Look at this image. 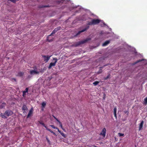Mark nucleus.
Masks as SVG:
<instances>
[{"label":"nucleus","instance_id":"1","mask_svg":"<svg viewBox=\"0 0 147 147\" xmlns=\"http://www.w3.org/2000/svg\"><path fill=\"white\" fill-rule=\"evenodd\" d=\"M53 60H54V63H50L49 67H48L49 69H51L52 66H55L56 64L57 61V59L56 58H53Z\"/></svg>","mask_w":147,"mask_h":147},{"label":"nucleus","instance_id":"2","mask_svg":"<svg viewBox=\"0 0 147 147\" xmlns=\"http://www.w3.org/2000/svg\"><path fill=\"white\" fill-rule=\"evenodd\" d=\"M100 21V20L98 19H93L91 22H89L88 24L89 25L95 24L99 23Z\"/></svg>","mask_w":147,"mask_h":147},{"label":"nucleus","instance_id":"3","mask_svg":"<svg viewBox=\"0 0 147 147\" xmlns=\"http://www.w3.org/2000/svg\"><path fill=\"white\" fill-rule=\"evenodd\" d=\"M30 73L31 75H33L38 74L39 73V71H38L36 69L31 70L30 71Z\"/></svg>","mask_w":147,"mask_h":147},{"label":"nucleus","instance_id":"4","mask_svg":"<svg viewBox=\"0 0 147 147\" xmlns=\"http://www.w3.org/2000/svg\"><path fill=\"white\" fill-rule=\"evenodd\" d=\"M106 129L105 128H103L100 134V135L102 136L103 137H105L106 135Z\"/></svg>","mask_w":147,"mask_h":147},{"label":"nucleus","instance_id":"5","mask_svg":"<svg viewBox=\"0 0 147 147\" xmlns=\"http://www.w3.org/2000/svg\"><path fill=\"white\" fill-rule=\"evenodd\" d=\"M51 56L44 55L43 56V58L44 60L47 62L49 59L50 58Z\"/></svg>","mask_w":147,"mask_h":147},{"label":"nucleus","instance_id":"6","mask_svg":"<svg viewBox=\"0 0 147 147\" xmlns=\"http://www.w3.org/2000/svg\"><path fill=\"white\" fill-rule=\"evenodd\" d=\"M13 114V112L11 111H7L5 112V115H6L7 116H9Z\"/></svg>","mask_w":147,"mask_h":147},{"label":"nucleus","instance_id":"7","mask_svg":"<svg viewBox=\"0 0 147 147\" xmlns=\"http://www.w3.org/2000/svg\"><path fill=\"white\" fill-rule=\"evenodd\" d=\"M33 113V109H31L29 111V113L27 115V117L29 118L32 115Z\"/></svg>","mask_w":147,"mask_h":147},{"label":"nucleus","instance_id":"8","mask_svg":"<svg viewBox=\"0 0 147 147\" xmlns=\"http://www.w3.org/2000/svg\"><path fill=\"white\" fill-rule=\"evenodd\" d=\"M143 124L144 121H142L139 125V130H140L142 129Z\"/></svg>","mask_w":147,"mask_h":147},{"label":"nucleus","instance_id":"9","mask_svg":"<svg viewBox=\"0 0 147 147\" xmlns=\"http://www.w3.org/2000/svg\"><path fill=\"white\" fill-rule=\"evenodd\" d=\"M89 26H88L86 28H85L83 30L80 31L77 34V35H78V34H79L80 33H81V32H84V31H86V30H87L88 28H89Z\"/></svg>","mask_w":147,"mask_h":147},{"label":"nucleus","instance_id":"10","mask_svg":"<svg viewBox=\"0 0 147 147\" xmlns=\"http://www.w3.org/2000/svg\"><path fill=\"white\" fill-rule=\"evenodd\" d=\"M110 41H105L103 44H102V46H105L107 45L108 44H109V43Z\"/></svg>","mask_w":147,"mask_h":147},{"label":"nucleus","instance_id":"11","mask_svg":"<svg viewBox=\"0 0 147 147\" xmlns=\"http://www.w3.org/2000/svg\"><path fill=\"white\" fill-rule=\"evenodd\" d=\"M5 104L4 103H3L1 104L0 106V108H2L4 107H5Z\"/></svg>","mask_w":147,"mask_h":147},{"label":"nucleus","instance_id":"12","mask_svg":"<svg viewBox=\"0 0 147 147\" xmlns=\"http://www.w3.org/2000/svg\"><path fill=\"white\" fill-rule=\"evenodd\" d=\"M46 128L47 130L49 131L50 132H51V133H52L54 135H55V136L56 135V134H55V132H54L53 131H52L49 129L47 127Z\"/></svg>","mask_w":147,"mask_h":147},{"label":"nucleus","instance_id":"13","mask_svg":"<svg viewBox=\"0 0 147 147\" xmlns=\"http://www.w3.org/2000/svg\"><path fill=\"white\" fill-rule=\"evenodd\" d=\"M46 105V103L44 102H43L42 103V107L43 108L45 107Z\"/></svg>","mask_w":147,"mask_h":147},{"label":"nucleus","instance_id":"14","mask_svg":"<svg viewBox=\"0 0 147 147\" xmlns=\"http://www.w3.org/2000/svg\"><path fill=\"white\" fill-rule=\"evenodd\" d=\"M1 117L2 118H7V117H6V115H5V113H4V115L1 113Z\"/></svg>","mask_w":147,"mask_h":147},{"label":"nucleus","instance_id":"15","mask_svg":"<svg viewBox=\"0 0 147 147\" xmlns=\"http://www.w3.org/2000/svg\"><path fill=\"white\" fill-rule=\"evenodd\" d=\"M90 40V39H89V38L86 39V40H84L81 41V43H84L86 42L87 41H88V40Z\"/></svg>","mask_w":147,"mask_h":147},{"label":"nucleus","instance_id":"16","mask_svg":"<svg viewBox=\"0 0 147 147\" xmlns=\"http://www.w3.org/2000/svg\"><path fill=\"white\" fill-rule=\"evenodd\" d=\"M144 103L145 105L147 104V97L144 98Z\"/></svg>","mask_w":147,"mask_h":147},{"label":"nucleus","instance_id":"17","mask_svg":"<svg viewBox=\"0 0 147 147\" xmlns=\"http://www.w3.org/2000/svg\"><path fill=\"white\" fill-rule=\"evenodd\" d=\"M99 83V82L95 81L93 83V84L95 86L97 85Z\"/></svg>","mask_w":147,"mask_h":147},{"label":"nucleus","instance_id":"18","mask_svg":"<svg viewBox=\"0 0 147 147\" xmlns=\"http://www.w3.org/2000/svg\"><path fill=\"white\" fill-rule=\"evenodd\" d=\"M118 136H124V134H123L121 133H119L118 134Z\"/></svg>","mask_w":147,"mask_h":147},{"label":"nucleus","instance_id":"19","mask_svg":"<svg viewBox=\"0 0 147 147\" xmlns=\"http://www.w3.org/2000/svg\"><path fill=\"white\" fill-rule=\"evenodd\" d=\"M38 122L39 123L42 125H43L44 126V127L45 128H47V127L46 126H45V124H44L42 122H40V121H38Z\"/></svg>","mask_w":147,"mask_h":147},{"label":"nucleus","instance_id":"20","mask_svg":"<svg viewBox=\"0 0 147 147\" xmlns=\"http://www.w3.org/2000/svg\"><path fill=\"white\" fill-rule=\"evenodd\" d=\"M27 107L25 105L23 106L22 107V109L23 110H26L27 109Z\"/></svg>","mask_w":147,"mask_h":147},{"label":"nucleus","instance_id":"21","mask_svg":"<svg viewBox=\"0 0 147 147\" xmlns=\"http://www.w3.org/2000/svg\"><path fill=\"white\" fill-rule=\"evenodd\" d=\"M24 73L22 72H20L18 73V75L20 76H22L23 75Z\"/></svg>","mask_w":147,"mask_h":147},{"label":"nucleus","instance_id":"22","mask_svg":"<svg viewBox=\"0 0 147 147\" xmlns=\"http://www.w3.org/2000/svg\"><path fill=\"white\" fill-rule=\"evenodd\" d=\"M61 134L62 135V136H63L64 138H66V136L65 134H64L62 132Z\"/></svg>","mask_w":147,"mask_h":147},{"label":"nucleus","instance_id":"23","mask_svg":"<svg viewBox=\"0 0 147 147\" xmlns=\"http://www.w3.org/2000/svg\"><path fill=\"white\" fill-rule=\"evenodd\" d=\"M8 1H11L12 2H13V3H15L17 1H18V0H8Z\"/></svg>","mask_w":147,"mask_h":147},{"label":"nucleus","instance_id":"24","mask_svg":"<svg viewBox=\"0 0 147 147\" xmlns=\"http://www.w3.org/2000/svg\"><path fill=\"white\" fill-rule=\"evenodd\" d=\"M50 126L53 128L54 129H57L58 128L57 127H55L53 125H50Z\"/></svg>","mask_w":147,"mask_h":147},{"label":"nucleus","instance_id":"25","mask_svg":"<svg viewBox=\"0 0 147 147\" xmlns=\"http://www.w3.org/2000/svg\"><path fill=\"white\" fill-rule=\"evenodd\" d=\"M100 25L102 26H103L105 25L106 24L104 22H102L100 23Z\"/></svg>","mask_w":147,"mask_h":147},{"label":"nucleus","instance_id":"26","mask_svg":"<svg viewBox=\"0 0 147 147\" xmlns=\"http://www.w3.org/2000/svg\"><path fill=\"white\" fill-rule=\"evenodd\" d=\"M28 88H26L25 90L24 91V92L26 93L28 92Z\"/></svg>","mask_w":147,"mask_h":147},{"label":"nucleus","instance_id":"27","mask_svg":"<svg viewBox=\"0 0 147 147\" xmlns=\"http://www.w3.org/2000/svg\"><path fill=\"white\" fill-rule=\"evenodd\" d=\"M55 32V30H54L53 32H52V33H51V34L49 35V36H51V35H52L53 34H54V33H55V32Z\"/></svg>","mask_w":147,"mask_h":147},{"label":"nucleus","instance_id":"28","mask_svg":"<svg viewBox=\"0 0 147 147\" xmlns=\"http://www.w3.org/2000/svg\"><path fill=\"white\" fill-rule=\"evenodd\" d=\"M117 111V108L116 107H115L114 108V113H116Z\"/></svg>","mask_w":147,"mask_h":147},{"label":"nucleus","instance_id":"29","mask_svg":"<svg viewBox=\"0 0 147 147\" xmlns=\"http://www.w3.org/2000/svg\"><path fill=\"white\" fill-rule=\"evenodd\" d=\"M59 30V28H56L54 29L55 31V32H57Z\"/></svg>","mask_w":147,"mask_h":147},{"label":"nucleus","instance_id":"30","mask_svg":"<svg viewBox=\"0 0 147 147\" xmlns=\"http://www.w3.org/2000/svg\"><path fill=\"white\" fill-rule=\"evenodd\" d=\"M59 30V28H56L54 29L55 31V32H57Z\"/></svg>","mask_w":147,"mask_h":147},{"label":"nucleus","instance_id":"31","mask_svg":"<svg viewBox=\"0 0 147 147\" xmlns=\"http://www.w3.org/2000/svg\"><path fill=\"white\" fill-rule=\"evenodd\" d=\"M102 69H100L98 72V73H100L102 72Z\"/></svg>","mask_w":147,"mask_h":147},{"label":"nucleus","instance_id":"32","mask_svg":"<svg viewBox=\"0 0 147 147\" xmlns=\"http://www.w3.org/2000/svg\"><path fill=\"white\" fill-rule=\"evenodd\" d=\"M57 129L58 130V132L59 133H60L61 134V133H62V132H61V131H60L58 128Z\"/></svg>","mask_w":147,"mask_h":147},{"label":"nucleus","instance_id":"33","mask_svg":"<svg viewBox=\"0 0 147 147\" xmlns=\"http://www.w3.org/2000/svg\"><path fill=\"white\" fill-rule=\"evenodd\" d=\"M26 92H23V96H24V95H26Z\"/></svg>","mask_w":147,"mask_h":147},{"label":"nucleus","instance_id":"34","mask_svg":"<svg viewBox=\"0 0 147 147\" xmlns=\"http://www.w3.org/2000/svg\"><path fill=\"white\" fill-rule=\"evenodd\" d=\"M143 60V59H142L141 60H139L137 62V63H138V62H140V61H142V60Z\"/></svg>","mask_w":147,"mask_h":147},{"label":"nucleus","instance_id":"35","mask_svg":"<svg viewBox=\"0 0 147 147\" xmlns=\"http://www.w3.org/2000/svg\"><path fill=\"white\" fill-rule=\"evenodd\" d=\"M60 125V126L61 127V128H62L63 127V126H62V124H61Z\"/></svg>","mask_w":147,"mask_h":147},{"label":"nucleus","instance_id":"36","mask_svg":"<svg viewBox=\"0 0 147 147\" xmlns=\"http://www.w3.org/2000/svg\"><path fill=\"white\" fill-rule=\"evenodd\" d=\"M114 113V116L115 117H116V113Z\"/></svg>","mask_w":147,"mask_h":147},{"label":"nucleus","instance_id":"37","mask_svg":"<svg viewBox=\"0 0 147 147\" xmlns=\"http://www.w3.org/2000/svg\"><path fill=\"white\" fill-rule=\"evenodd\" d=\"M64 131H65V130L63 127L61 128Z\"/></svg>","mask_w":147,"mask_h":147},{"label":"nucleus","instance_id":"38","mask_svg":"<svg viewBox=\"0 0 147 147\" xmlns=\"http://www.w3.org/2000/svg\"><path fill=\"white\" fill-rule=\"evenodd\" d=\"M56 120L57 121H58V122H59V121H60L57 119H56Z\"/></svg>","mask_w":147,"mask_h":147},{"label":"nucleus","instance_id":"39","mask_svg":"<svg viewBox=\"0 0 147 147\" xmlns=\"http://www.w3.org/2000/svg\"><path fill=\"white\" fill-rule=\"evenodd\" d=\"M59 124L60 125H61V124H61V123L60 122V121H59Z\"/></svg>","mask_w":147,"mask_h":147},{"label":"nucleus","instance_id":"40","mask_svg":"<svg viewBox=\"0 0 147 147\" xmlns=\"http://www.w3.org/2000/svg\"><path fill=\"white\" fill-rule=\"evenodd\" d=\"M59 124L60 125H61V124H61V123L60 122V121H59Z\"/></svg>","mask_w":147,"mask_h":147},{"label":"nucleus","instance_id":"41","mask_svg":"<svg viewBox=\"0 0 147 147\" xmlns=\"http://www.w3.org/2000/svg\"><path fill=\"white\" fill-rule=\"evenodd\" d=\"M53 117L56 119H57V118L56 117H55V116H53Z\"/></svg>","mask_w":147,"mask_h":147},{"label":"nucleus","instance_id":"42","mask_svg":"<svg viewBox=\"0 0 147 147\" xmlns=\"http://www.w3.org/2000/svg\"><path fill=\"white\" fill-rule=\"evenodd\" d=\"M63 0H62V1Z\"/></svg>","mask_w":147,"mask_h":147}]
</instances>
